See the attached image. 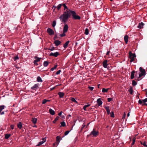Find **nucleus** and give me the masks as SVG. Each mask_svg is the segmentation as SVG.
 Wrapping results in <instances>:
<instances>
[{
	"label": "nucleus",
	"mask_w": 147,
	"mask_h": 147,
	"mask_svg": "<svg viewBox=\"0 0 147 147\" xmlns=\"http://www.w3.org/2000/svg\"><path fill=\"white\" fill-rule=\"evenodd\" d=\"M72 12V10L71 9L64 11L63 14L59 17L61 22L64 24H66L67 20L71 16Z\"/></svg>",
	"instance_id": "obj_1"
},
{
	"label": "nucleus",
	"mask_w": 147,
	"mask_h": 147,
	"mask_svg": "<svg viewBox=\"0 0 147 147\" xmlns=\"http://www.w3.org/2000/svg\"><path fill=\"white\" fill-rule=\"evenodd\" d=\"M71 16L72 18L75 20H80L81 18L80 16L77 15L76 12L74 11H72Z\"/></svg>",
	"instance_id": "obj_2"
},
{
	"label": "nucleus",
	"mask_w": 147,
	"mask_h": 147,
	"mask_svg": "<svg viewBox=\"0 0 147 147\" xmlns=\"http://www.w3.org/2000/svg\"><path fill=\"white\" fill-rule=\"evenodd\" d=\"M139 70L141 73L139 74V78H140L142 76H144L146 74V73L144 69H143L142 67L139 68Z\"/></svg>",
	"instance_id": "obj_3"
},
{
	"label": "nucleus",
	"mask_w": 147,
	"mask_h": 147,
	"mask_svg": "<svg viewBox=\"0 0 147 147\" xmlns=\"http://www.w3.org/2000/svg\"><path fill=\"white\" fill-rule=\"evenodd\" d=\"M129 58L130 59V62H132L134 60V58L136 57V55L135 53H132L131 51L129 52Z\"/></svg>",
	"instance_id": "obj_4"
},
{
	"label": "nucleus",
	"mask_w": 147,
	"mask_h": 147,
	"mask_svg": "<svg viewBox=\"0 0 147 147\" xmlns=\"http://www.w3.org/2000/svg\"><path fill=\"white\" fill-rule=\"evenodd\" d=\"M98 134L99 132L98 131L96 130L95 129H94L90 134L89 136L92 135L93 137H96Z\"/></svg>",
	"instance_id": "obj_5"
},
{
	"label": "nucleus",
	"mask_w": 147,
	"mask_h": 147,
	"mask_svg": "<svg viewBox=\"0 0 147 147\" xmlns=\"http://www.w3.org/2000/svg\"><path fill=\"white\" fill-rule=\"evenodd\" d=\"M47 32L50 35H53L54 34V32L53 30L51 29L50 28H48L47 30Z\"/></svg>",
	"instance_id": "obj_6"
},
{
	"label": "nucleus",
	"mask_w": 147,
	"mask_h": 147,
	"mask_svg": "<svg viewBox=\"0 0 147 147\" xmlns=\"http://www.w3.org/2000/svg\"><path fill=\"white\" fill-rule=\"evenodd\" d=\"M59 55V54L57 52H56L55 53H50L49 55L50 56H54L55 57H57V56Z\"/></svg>",
	"instance_id": "obj_7"
},
{
	"label": "nucleus",
	"mask_w": 147,
	"mask_h": 147,
	"mask_svg": "<svg viewBox=\"0 0 147 147\" xmlns=\"http://www.w3.org/2000/svg\"><path fill=\"white\" fill-rule=\"evenodd\" d=\"M68 28V26L67 24H65V26H64L63 28V32H66Z\"/></svg>",
	"instance_id": "obj_8"
},
{
	"label": "nucleus",
	"mask_w": 147,
	"mask_h": 147,
	"mask_svg": "<svg viewBox=\"0 0 147 147\" xmlns=\"http://www.w3.org/2000/svg\"><path fill=\"white\" fill-rule=\"evenodd\" d=\"M108 62V61L107 60H105L103 61L102 63V65L105 68H106L108 65V64H107V63Z\"/></svg>",
	"instance_id": "obj_9"
},
{
	"label": "nucleus",
	"mask_w": 147,
	"mask_h": 147,
	"mask_svg": "<svg viewBox=\"0 0 147 147\" xmlns=\"http://www.w3.org/2000/svg\"><path fill=\"white\" fill-rule=\"evenodd\" d=\"M39 85V84L38 83L36 84L33 86L31 87V89L33 90H35L37 88H38Z\"/></svg>",
	"instance_id": "obj_10"
},
{
	"label": "nucleus",
	"mask_w": 147,
	"mask_h": 147,
	"mask_svg": "<svg viewBox=\"0 0 147 147\" xmlns=\"http://www.w3.org/2000/svg\"><path fill=\"white\" fill-rule=\"evenodd\" d=\"M42 141H40V142H39L38 144L37 145V146H39L41 145L46 141V139L45 138H42Z\"/></svg>",
	"instance_id": "obj_11"
},
{
	"label": "nucleus",
	"mask_w": 147,
	"mask_h": 147,
	"mask_svg": "<svg viewBox=\"0 0 147 147\" xmlns=\"http://www.w3.org/2000/svg\"><path fill=\"white\" fill-rule=\"evenodd\" d=\"M97 102L98 106H100L102 105V102L100 98H99L97 99Z\"/></svg>",
	"instance_id": "obj_12"
},
{
	"label": "nucleus",
	"mask_w": 147,
	"mask_h": 147,
	"mask_svg": "<svg viewBox=\"0 0 147 147\" xmlns=\"http://www.w3.org/2000/svg\"><path fill=\"white\" fill-rule=\"evenodd\" d=\"M144 25V24L143 22H141L139 24V25L137 26V27L138 28L141 29L143 27V26Z\"/></svg>",
	"instance_id": "obj_13"
},
{
	"label": "nucleus",
	"mask_w": 147,
	"mask_h": 147,
	"mask_svg": "<svg viewBox=\"0 0 147 147\" xmlns=\"http://www.w3.org/2000/svg\"><path fill=\"white\" fill-rule=\"evenodd\" d=\"M61 43V42L59 40H55L54 42L56 46H58Z\"/></svg>",
	"instance_id": "obj_14"
},
{
	"label": "nucleus",
	"mask_w": 147,
	"mask_h": 147,
	"mask_svg": "<svg viewBox=\"0 0 147 147\" xmlns=\"http://www.w3.org/2000/svg\"><path fill=\"white\" fill-rule=\"evenodd\" d=\"M128 36L127 35H125L124 37V40L126 44H127L128 42Z\"/></svg>",
	"instance_id": "obj_15"
},
{
	"label": "nucleus",
	"mask_w": 147,
	"mask_h": 147,
	"mask_svg": "<svg viewBox=\"0 0 147 147\" xmlns=\"http://www.w3.org/2000/svg\"><path fill=\"white\" fill-rule=\"evenodd\" d=\"M105 109L107 112V114L108 115H109L110 113V111L109 107V106H105Z\"/></svg>",
	"instance_id": "obj_16"
},
{
	"label": "nucleus",
	"mask_w": 147,
	"mask_h": 147,
	"mask_svg": "<svg viewBox=\"0 0 147 147\" xmlns=\"http://www.w3.org/2000/svg\"><path fill=\"white\" fill-rule=\"evenodd\" d=\"M34 58L35 59H36L34 60V62L36 63L38 62L39 61H40L41 58H39L36 56H35L34 57Z\"/></svg>",
	"instance_id": "obj_17"
},
{
	"label": "nucleus",
	"mask_w": 147,
	"mask_h": 147,
	"mask_svg": "<svg viewBox=\"0 0 147 147\" xmlns=\"http://www.w3.org/2000/svg\"><path fill=\"white\" fill-rule=\"evenodd\" d=\"M69 41L68 40L63 45V47L65 49H66L68 47V45L69 43Z\"/></svg>",
	"instance_id": "obj_18"
},
{
	"label": "nucleus",
	"mask_w": 147,
	"mask_h": 147,
	"mask_svg": "<svg viewBox=\"0 0 147 147\" xmlns=\"http://www.w3.org/2000/svg\"><path fill=\"white\" fill-rule=\"evenodd\" d=\"M135 72V71L134 70L132 71L131 73V79H133L134 77V73Z\"/></svg>",
	"instance_id": "obj_19"
},
{
	"label": "nucleus",
	"mask_w": 147,
	"mask_h": 147,
	"mask_svg": "<svg viewBox=\"0 0 147 147\" xmlns=\"http://www.w3.org/2000/svg\"><path fill=\"white\" fill-rule=\"evenodd\" d=\"M58 94L60 98H63L64 95V94L62 92H59L58 93Z\"/></svg>",
	"instance_id": "obj_20"
},
{
	"label": "nucleus",
	"mask_w": 147,
	"mask_h": 147,
	"mask_svg": "<svg viewBox=\"0 0 147 147\" xmlns=\"http://www.w3.org/2000/svg\"><path fill=\"white\" fill-rule=\"evenodd\" d=\"M49 112L52 115H54L55 113L54 111L51 109H49Z\"/></svg>",
	"instance_id": "obj_21"
},
{
	"label": "nucleus",
	"mask_w": 147,
	"mask_h": 147,
	"mask_svg": "<svg viewBox=\"0 0 147 147\" xmlns=\"http://www.w3.org/2000/svg\"><path fill=\"white\" fill-rule=\"evenodd\" d=\"M60 137L59 136H57L56 137V141L57 142H56V144H57L58 145L60 142Z\"/></svg>",
	"instance_id": "obj_22"
},
{
	"label": "nucleus",
	"mask_w": 147,
	"mask_h": 147,
	"mask_svg": "<svg viewBox=\"0 0 147 147\" xmlns=\"http://www.w3.org/2000/svg\"><path fill=\"white\" fill-rule=\"evenodd\" d=\"M37 121V119L36 118H32L31 121L34 124H35L36 123Z\"/></svg>",
	"instance_id": "obj_23"
},
{
	"label": "nucleus",
	"mask_w": 147,
	"mask_h": 147,
	"mask_svg": "<svg viewBox=\"0 0 147 147\" xmlns=\"http://www.w3.org/2000/svg\"><path fill=\"white\" fill-rule=\"evenodd\" d=\"M62 6H63L64 7V11L70 9L67 7L65 3L62 4Z\"/></svg>",
	"instance_id": "obj_24"
},
{
	"label": "nucleus",
	"mask_w": 147,
	"mask_h": 147,
	"mask_svg": "<svg viewBox=\"0 0 147 147\" xmlns=\"http://www.w3.org/2000/svg\"><path fill=\"white\" fill-rule=\"evenodd\" d=\"M22 123L20 122H19L17 125L18 127L20 129H21L22 127Z\"/></svg>",
	"instance_id": "obj_25"
},
{
	"label": "nucleus",
	"mask_w": 147,
	"mask_h": 147,
	"mask_svg": "<svg viewBox=\"0 0 147 147\" xmlns=\"http://www.w3.org/2000/svg\"><path fill=\"white\" fill-rule=\"evenodd\" d=\"M37 81L38 82H42V80L40 76H38L37 78Z\"/></svg>",
	"instance_id": "obj_26"
},
{
	"label": "nucleus",
	"mask_w": 147,
	"mask_h": 147,
	"mask_svg": "<svg viewBox=\"0 0 147 147\" xmlns=\"http://www.w3.org/2000/svg\"><path fill=\"white\" fill-rule=\"evenodd\" d=\"M129 92L130 94H133V88L131 86L130 87L129 89Z\"/></svg>",
	"instance_id": "obj_27"
},
{
	"label": "nucleus",
	"mask_w": 147,
	"mask_h": 147,
	"mask_svg": "<svg viewBox=\"0 0 147 147\" xmlns=\"http://www.w3.org/2000/svg\"><path fill=\"white\" fill-rule=\"evenodd\" d=\"M11 135L10 134H5V138L6 139H8L11 136Z\"/></svg>",
	"instance_id": "obj_28"
},
{
	"label": "nucleus",
	"mask_w": 147,
	"mask_h": 147,
	"mask_svg": "<svg viewBox=\"0 0 147 147\" xmlns=\"http://www.w3.org/2000/svg\"><path fill=\"white\" fill-rule=\"evenodd\" d=\"M109 89V88L107 89H105V88H103L102 90V92H107L108 90Z\"/></svg>",
	"instance_id": "obj_29"
},
{
	"label": "nucleus",
	"mask_w": 147,
	"mask_h": 147,
	"mask_svg": "<svg viewBox=\"0 0 147 147\" xmlns=\"http://www.w3.org/2000/svg\"><path fill=\"white\" fill-rule=\"evenodd\" d=\"M49 63V62L47 61H45L43 63V66L45 67H46L48 66Z\"/></svg>",
	"instance_id": "obj_30"
},
{
	"label": "nucleus",
	"mask_w": 147,
	"mask_h": 147,
	"mask_svg": "<svg viewBox=\"0 0 147 147\" xmlns=\"http://www.w3.org/2000/svg\"><path fill=\"white\" fill-rule=\"evenodd\" d=\"M59 118V117L58 116H57L56 117L54 120H53V122L54 123H55L56 122V121L58 120Z\"/></svg>",
	"instance_id": "obj_31"
},
{
	"label": "nucleus",
	"mask_w": 147,
	"mask_h": 147,
	"mask_svg": "<svg viewBox=\"0 0 147 147\" xmlns=\"http://www.w3.org/2000/svg\"><path fill=\"white\" fill-rule=\"evenodd\" d=\"M90 106V105L88 104L84 106L83 107V109L84 111H86V108L89 107Z\"/></svg>",
	"instance_id": "obj_32"
},
{
	"label": "nucleus",
	"mask_w": 147,
	"mask_h": 147,
	"mask_svg": "<svg viewBox=\"0 0 147 147\" xmlns=\"http://www.w3.org/2000/svg\"><path fill=\"white\" fill-rule=\"evenodd\" d=\"M71 100L73 102H75L76 103H78V102L74 98L71 97Z\"/></svg>",
	"instance_id": "obj_33"
},
{
	"label": "nucleus",
	"mask_w": 147,
	"mask_h": 147,
	"mask_svg": "<svg viewBox=\"0 0 147 147\" xmlns=\"http://www.w3.org/2000/svg\"><path fill=\"white\" fill-rule=\"evenodd\" d=\"M132 85L133 86H134L137 84V82H136L134 80H133L132 82Z\"/></svg>",
	"instance_id": "obj_34"
},
{
	"label": "nucleus",
	"mask_w": 147,
	"mask_h": 147,
	"mask_svg": "<svg viewBox=\"0 0 147 147\" xmlns=\"http://www.w3.org/2000/svg\"><path fill=\"white\" fill-rule=\"evenodd\" d=\"M89 33V31L88 28H86L85 29V34L86 35H87Z\"/></svg>",
	"instance_id": "obj_35"
},
{
	"label": "nucleus",
	"mask_w": 147,
	"mask_h": 147,
	"mask_svg": "<svg viewBox=\"0 0 147 147\" xmlns=\"http://www.w3.org/2000/svg\"><path fill=\"white\" fill-rule=\"evenodd\" d=\"M61 126L63 127H65L66 126V124L65 122L62 121L61 123Z\"/></svg>",
	"instance_id": "obj_36"
},
{
	"label": "nucleus",
	"mask_w": 147,
	"mask_h": 147,
	"mask_svg": "<svg viewBox=\"0 0 147 147\" xmlns=\"http://www.w3.org/2000/svg\"><path fill=\"white\" fill-rule=\"evenodd\" d=\"M62 6V4H59L57 7V9L58 10H59L61 8V6Z\"/></svg>",
	"instance_id": "obj_37"
},
{
	"label": "nucleus",
	"mask_w": 147,
	"mask_h": 147,
	"mask_svg": "<svg viewBox=\"0 0 147 147\" xmlns=\"http://www.w3.org/2000/svg\"><path fill=\"white\" fill-rule=\"evenodd\" d=\"M56 22L55 21H53V24H52V26L53 27H54L56 25Z\"/></svg>",
	"instance_id": "obj_38"
},
{
	"label": "nucleus",
	"mask_w": 147,
	"mask_h": 147,
	"mask_svg": "<svg viewBox=\"0 0 147 147\" xmlns=\"http://www.w3.org/2000/svg\"><path fill=\"white\" fill-rule=\"evenodd\" d=\"M57 67V65H55V67H53L51 69V70L52 71H53L54 70H55V69Z\"/></svg>",
	"instance_id": "obj_39"
},
{
	"label": "nucleus",
	"mask_w": 147,
	"mask_h": 147,
	"mask_svg": "<svg viewBox=\"0 0 147 147\" xmlns=\"http://www.w3.org/2000/svg\"><path fill=\"white\" fill-rule=\"evenodd\" d=\"M136 138H134L133 139V142L131 143V145H133L134 144L135 142Z\"/></svg>",
	"instance_id": "obj_40"
},
{
	"label": "nucleus",
	"mask_w": 147,
	"mask_h": 147,
	"mask_svg": "<svg viewBox=\"0 0 147 147\" xmlns=\"http://www.w3.org/2000/svg\"><path fill=\"white\" fill-rule=\"evenodd\" d=\"M65 32H63V33L62 34H61L60 35V36L61 37H63L64 36H65Z\"/></svg>",
	"instance_id": "obj_41"
},
{
	"label": "nucleus",
	"mask_w": 147,
	"mask_h": 147,
	"mask_svg": "<svg viewBox=\"0 0 147 147\" xmlns=\"http://www.w3.org/2000/svg\"><path fill=\"white\" fill-rule=\"evenodd\" d=\"M47 102V100L46 99H44L42 102V104H44L46 103V102Z\"/></svg>",
	"instance_id": "obj_42"
},
{
	"label": "nucleus",
	"mask_w": 147,
	"mask_h": 147,
	"mask_svg": "<svg viewBox=\"0 0 147 147\" xmlns=\"http://www.w3.org/2000/svg\"><path fill=\"white\" fill-rule=\"evenodd\" d=\"M110 115H111V117H114V115L113 112H111L110 113Z\"/></svg>",
	"instance_id": "obj_43"
},
{
	"label": "nucleus",
	"mask_w": 147,
	"mask_h": 147,
	"mask_svg": "<svg viewBox=\"0 0 147 147\" xmlns=\"http://www.w3.org/2000/svg\"><path fill=\"white\" fill-rule=\"evenodd\" d=\"M71 130H70V131H66L65 132V134H64L65 136H66V135H67L69 133V132Z\"/></svg>",
	"instance_id": "obj_44"
},
{
	"label": "nucleus",
	"mask_w": 147,
	"mask_h": 147,
	"mask_svg": "<svg viewBox=\"0 0 147 147\" xmlns=\"http://www.w3.org/2000/svg\"><path fill=\"white\" fill-rule=\"evenodd\" d=\"M19 58V57L18 56H16L14 57V61L16 60L17 59H18Z\"/></svg>",
	"instance_id": "obj_45"
},
{
	"label": "nucleus",
	"mask_w": 147,
	"mask_h": 147,
	"mask_svg": "<svg viewBox=\"0 0 147 147\" xmlns=\"http://www.w3.org/2000/svg\"><path fill=\"white\" fill-rule=\"evenodd\" d=\"M61 71V70H59L58 71H57L56 72V74L57 75H59V74H60V73Z\"/></svg>",
	"instance_id": "obj_46"
},
{
	"label": "nucleus",
	"mask_w": 147,
	"mask_h": 147,
	"mask_svg": "<svg viewBox=\"0 0 147 147\" xmlns=\"http://www.w3.org/2000/svg\"><path fill=\"white\" fill-rule=\"evenodd\" d=\"M140 143L141 144L145 146V145L146 144V142L144 141L143 142H140Z\"/></svg>",
	"instance_id": "obj_47"
},
{
	"label": "nucleus",
	"mask_w": 147,
	"mask_h": 147,
	"mask_svg": "<svg viewBox=\"0 0 147 147\" xmlns=\"http://www.w3.org/2000/svg\"><path fill=\"white\" fill-rule=\"evenodd\" d=\"M88 88H89V89H90L91 91H92V90H93V89H94V87H91V86H89V87H88Z\"/></svg>",
	"instance_id": "obj_48"
},
{
	"label": "nucleus",
	"mask_w": 147,
	"mask_h": 147,
	"mask_svg": "<svg viewBox=\"0 0 147 147\" xmlns=\"http://www.w3.org/2000/svg\"><path fill=\"white\" fill-rule=\"evenodd\" d=\"M143 101H142V100H139L138 101V103L140 104H142V102H143Z\"/></svg>",
	"instance_id": "obj_49"
},
{
	"label": "nucleus",
	"mask_w": 147,
	"mask_h": 147,
	"mask_svg": "<svg viewBox=\"0 0 147 147\" xmlns=\"http://www.w3.org/2000/svg\"><path fill=\"white\" fill-rule=\"evenodd\" d=\"M112 100L111 98H107V100L108 102H110Z\"/></svg>",
	"instance_id": "obj_50"
},
{
	"label": "nucleus",
	"mask_w": 147,
	"mask_h": 147,
	"mask_svg": "<svg viewBox=\"0 0 147 147\" xmlns=\"http://www.w3.org/2000/svg\"><path fill=\"white\" fill-rule=\"evenodd\" d=\"M143 103H145L146 102H147V98L143 100Z\"/></svg>",
	"instance_id": "obj_51"
},
{
	"label": "nucleus",
	"mask_w": 147,
	"mask_h": 147,
	"mask_svg": "<svg viewBox=\"0 0 147 147\" xmlns=\"http://www.w3.org/2000/svg\"><path fill=\"white\" fill-rule=\"evenodd\" d=\"M55 47H52L51 49H48L49 50H50L51 51H53L55 49Z\"/></svg>",
	"instance_id": "obj_52"
},
{
	"label": "nucleus",
	"mask_w": 147,
	"mask_h": 147,
	"mask_svg": "<svg viewBox=\"0 0 147 147\" xmlns=\"http://www.w3.org/2000/svg\"><path fill=\"white\" fill-rule=\"evenodd\" d=\"M11 128V129H14V125H12L10 126Z\"/></svg>",
	"instance_id": "obj_53"
},
{
	"label": "nucleus",
	"mask_w": 147,
	"mask_h": 147,
	"mask_svg": "<svg viewBox=\"0 0 147 147\" xmlns=\"http://www.w3.org/2000/svg\"><path fill=\"white\" fill-rule=\"evenodd\" d=\"M86 126V125L84 123H83L82 125V129L84 128Z\"/></svg>",
	"instance_id": "obj_54"
},
{
	"label": "nucleus",
	"mask_w": 147,
	"mask_h": 147,
	"mask_svg": "<svg viewBox=\"0 0 147 147\" xmlns=\"http://www.w3.org/2000/svg\"><path fill=\"white\" fill-rule=\"evenodd\" d=\"M110 53V51H108L106 53V55H109Z\"/></svg>",
	"instance_id": "obj_55"
},
{
	"label": "nucleus",
	"mask_w": 147,
	"mask_h": 147,
	"mask_svg": "<svg viewBox=\"0 0 147 147\" xmlns=\"http://www.w3.org/2000/svg\"><path fill=\"white\" fill-rule=\"evenodd\" d=\"M57 35H55V36L54 37V40H56V39H57Z\"/></svg>",
	"instance_id": "obj_56"
},
{
	"label": "nucleus",
	"mask_w": 147,
	"mask_h": 147,
	"mask_svg": "<svg viewBox=\"0 0 147 147\" xmlns=\"http://www.w3.org/2000/svg\"><path fill=\"white\" fill-rule=\"evenodd\" d=\"M4 111H2V112H1V113H0V115H4Z\"/></svg>",
	"instance_id": "obj_57"
},
{
	"label": "nucleus",
	"mask_w": 147,
	"mask_h": 147,
	"mask_svg": "<svg viewBox=\"0 0 147 147\" xmlns=\"http://www.w3.org/2000/svg\"><path fill=\"white\" fill-rule=\"evenodd\" d=\"M62 112V111H61L58 114V115L59 116H61V115Z\"/></svg>",
	"instance_id": "obj_58"
},
{
	"label": "nucleus",
	"mask_w": 147,
	"mask_h": 147,
	"mask_svg": "<svg viewBox=\"0 0 147 147\" xmlns=\"http://www.w3.org/2000/svg\"><path fill=\"white\" fill-rule=\"evenodd\" d=\"M144 91L146 92V96H147V89H145Z\"/></svg>",
	"instance_id": "obj_59"
},
{
	"label": "nucleus",
	"mask_w": 147,
	"mask_h": 147,
	"mask_svg": "<svg viewBox=\"0 0 147 147\" xmlns=\"http://www.w3.org/2000/svg\"><path fill=\"white\" fill-rule=\"evenodd\" d=\"M33 63L35 65H38V64L37 63V62L35 63L34 62H33Z\"/></svg>",
	"instance_id": "obj_60"
},
{
	"label": "nucleus",
	"mask_w": 147,
	"mask_h": 147,
	"mask_svg": "<svg viewBox=\"0 0 147 147\" xmlns=\"http://www.w3.org/2000/svg\"><path fill=\"white\" fill-rule=\"evenodd\" d=\"M125 113H124V115L123 116V117H122V118L123 119V118H124L125 116Z\"/></svg>",
	"instance_id": "obj_61"
},
{
	"label": "nucleus",
	"mask_w": 147,
	"mask_h": 147,
	"mask_svg": "<svg viewBox=\"0 0 147 147\" xmlns=\"http://www.w3.org/2000/svg\"><path fill=\"white\" fill-rule=\"evenodd\" d=\"M143 105H145L147 106V104L145 103H144V104Z\"/></svg>",
	"instance_id": "obj_62"
},
{
	"label": "nucleus",
	"mask_w": 147,
	"mask_h": 147,
	"mask_svg": "<svg viewBox=\"0 0 147 147\" xmlns=\"http://www.w3.org/2000/svg\"><path fill=\"white\" fill-rule=\"evenodd\" d=\"M142 79V78H140H140H138L137 80L139 81L140 80H141Z\"/></svg>",
	"instance_id": "obj_63"
},
{
	"label": "nucleus",
	"mask_w": 147,
	"mask_h": 147,
	"mask_svg": "<svg viewBox=\"0 0 147 147\" xmlns=\"http://www.w3.org/2000/svg\"><path fill=\"white\" fill-rule=\"evenodd\" d=\"M129 113H128L127 114V116L128 117L129 116Z\"/></svg>",
	"instance_id": "obj_64"
}]
</instances>
